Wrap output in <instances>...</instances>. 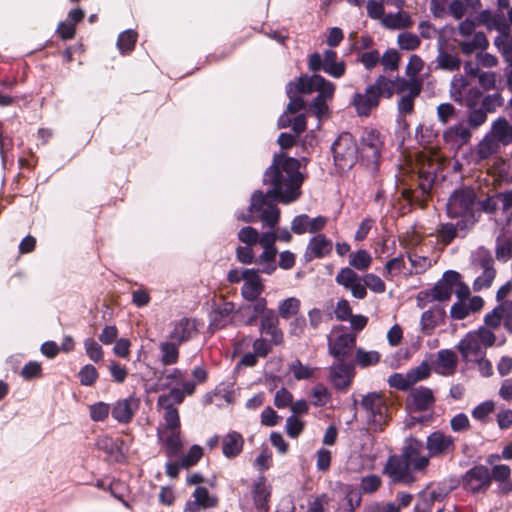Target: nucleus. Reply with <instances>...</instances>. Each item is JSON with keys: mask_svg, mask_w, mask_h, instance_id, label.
I'll use <instances>...</instances> for the list:
<instances>
[{"mask_svg": "<svg viewBox=\"0 0 512 512\" xmlns=\"http://www.w3.org/2000/svg\"><path fill=\"white\" fill-rule=\"evenodd\" d=\"M178 343L175 341H164L159 344L160 361L164 366L176 364L179 360Z\"/></svg>", "mask_w": 512, "mask_h": 512, "instance_id": "72a5a7b5", "label": "nucleus"}, {"mask_svg": "<svg viewBox=\"0 0 512 512\" xmlns=\"http://www.w3.org/2000/svg\"><path fill=\"white\" fill-rule=\"evenodd\" d=\"M498 140L484 137L477 145L476 155L480 160L489 159L492 155L496 154L499 150Z\"/></svg>", "mask_w": 512, "mask_h": 512, "instance_id": "ea45409f", "label": "nucleus"}, {"mask_svg": "<svg viewBox=\"0 0 512 512\" xmlns=\"http://www.w3.org/2000/svg\"><path fill=\"white\" fill-rule=\"evenodd\" d=\"M393 483L412 484L415 481L412 465L402 456V454L390 455L383 468Z\"/></svg>", "mask_w": 512, "mask_h": 512, "instance_id": "1a4fd4ad", "label": "nucleus"}, {"mask_svg": "<svg viewBox=\"0 0 512 512\" xmlns=\"http://www.w3.org/2000/svg\"><path fill=\"white\" fill-rule=\"evenodd\" d=\"M136 41L137 33L132 29H128L119 34L117 47L122 54L128 53L134 49Z\"/></svg>", "mask_w": 512, "mask_h": 512, "instance_id": "49530a36", "label": "nucleus"}, {"mask_svg": "<svg viewBox=\"0 0 512 512\" xmlns=\"http://www.w3.org/2000/svg\"><path fill=\"white\" fill-rule=\"evenodd\" d=\"M331 150L334 164L339 171H348L356 164L359 148L351 133H341L333 142Z\"/></svg>", "mask_w": 512, "mask_h": 512, "instance_id": "39448f33", "label": "nucleus"}, {"mask_svg": "<svg viewBox=\"0 0 512 512\" xmlns=\"http://www.w3.org/2000/svg\"><path fill=\"white\" fill-rule=\"evenodd\" d=\"M459 220L454 224L460 237H465L467 232L471 230L474 225L479 221V214H465L459 215Z\"/></svg>", "mask_w": 512, "mask_h": 512, "instance_id": "8fccbe9b", "label": "nucleus"}, {"mask_svg": "<svg viewBox=\"0 0 512 512\" xmlns=\"http://www.w3.org/2000/svg\"><path fill=\"white\" fill-rule=\"evenodd\" d=\"M317 368H312L307 365H303L299 359L294 360L289 365V371L293 374V377L300 380H308L313 376L314 371Z\"/></svg>", "mask_w": 512, "mask_h": 512, "instance_id": "603ef678", "label": "nucleus"}, {"mask_svg": "<svg viewBox=\"0 0 512 512\" xmlns=\"http://www.w3.org/2000/svg\"><path fill=\"white\" fill-rule=\"evenodd\" d=\"M397 42L400 49L406 51H413L417 49L421 44L420 38L417 35L409 32L400 33L398 35Z\"/></svg>", "mask_w": 512, "mask_h": 512, "instance_id": "4d7b16f0", "label": "nucleus"}, {"mask_svg": "<svg viewBox=\"0 0 512 512\" xmlns=\"http://www.w3.org/2000/svg\"><path fill=\"white\" fill-rule=\"evenodd\" d=\"M192 497L199 502L203 509L214 508L218 504V498L211 495L206 487L198 486L194 490Z\"/></svg>", "mask_w": 512, "mask_h": 512, "instance_id": "37998d69", "label": "nucleus"}, {"mask_svg": "<svg viewBox=\"0 0 512 512\" xmlns=\"http://www.w3.org/2000/svg\"><path fill=\"white\" fill-rule=\"evenodd\" d=\"M504 99L499 92L486 95L481 102V106L487 113H493L498 107H501Z\"/></svg>", "mask_w": 512, "mask_h": 512, "instance_id": "0e129e2a", "label": "nucleus"}, {"mask_svg": "<svg viewBox=\"0 0 512 512\" xmlns=\"http://www.w3.org/2000/svg\"><path fill=\"white\" fill-rule=\"evenodd\" d=\"M301 302L296 297H289L279 303L278 317L288 320L296 316L300 310Z\"/></svg>", "mask_w": 512, "mask_h": 512, "instance_id": "58836bf2", "label": "nucleus"}, {"mask_svg": "<svg viewBox=\"0 0 512 512\" xmlns=\"http://www.w3.org/2000/svg\"><path fill=\"white\" fill-rule=\"evenodd\" d=\"M308 69L313 74H317V72L322 70L329 76L339 79L346 72V64L343 60H338L336 51L326 49L323 54L314 52L309 56Z\"/></svg>", "mask_w": 512, "mask_h": 512, "instance_id": "0eeeda50", "label": "nucleus"}, {"mask_svg": "<svg viewBox=\"0 0 512 512\" xmlns=\"http://www.w3.org/2000/svg\"><path fill=\"white\" fill-rule=\"evenodd\" d=\"M202 455V447L199 445H192L187 454L180 459V466L182 468L194 466L201 459Z\"/></svg>", "mask_w": 512, "mask_h": 512, "instance_id": "680f3d73", "label": "nucleus"}, {"mask_svg": "<svg viewBox=\"0 0 512 512\" xmlns=\"http://www.w3.org/2000/svg\"><path fill=\"white\" fill-rule=\"evenodd\" d=\"M481 17L486 23L488 29H495L499 32V35L495 38L494 43L497 47H500L502 42L511 41L510 37V23L507 22L503 15H489L486 17L485 13H482Z\"/></svg>", "mask_w": 512, "mask_h": 512, "instance_id": "393cba45", "label": "nucleus"}, {"mask_svg": "<svg viewBox=\"0 0 512 512\" xmlns=\"http://www.w3.org/2000/svg\"><path fill=\"white\" fill-rule=\"evenodd\" d=\"M453 290L451 287L438 281L430 290L421 292L419 295V300L421 299V295L428 301H447L451 298Z\"/></svg>", "mask_w": 512, "mask_h": 512, "instance_id": "473e14b6", "label": "nucleus"}, {"mask_svg": "<svg viewBox=\"0 0 512 512\" xmlns=\"http://www.w3.org/2000/svg\"><path fill=\"white\" fill-rule=\"evenodd\" d=\"M222 454L227 459L238 457L244 447V437L237 431H230L221 438Z\"/></svg>", "mask_w": 512, "mask_h": 512, "instance_id": "a878e982", "label": "nucleus"}, {"mask_svg": "<svg viewBox=\"0 0 512 512\" xmlns=\"http://www.w3.org/2000/svg\"><path fill=\"white\" fill-rule=\"evenodd\" d=\"M424 444L421 440L415 437H408L405 439L402 448V456L412 465L413 469L417 472H424L429 465V455H423Z\"/></svg>", "mask_w": 512, "mask_h": 512, "instance_id": "f8f14e48", "label": "nucleus"}, {"mask_svg": "<svg viewBox=\"0 0 512 512\" xmlns=\"http://www.w3.org/2000/svg\"><path fill=\"white\" fill-rule=\"evenodd\" d=\"M410 407L414 412H422L431 408L435 403L433 392L430 388L419 386L409 394Z\"/></svg>", "mask_w": 512, "mask_h": 512, "instance_id": "b1692460", "label": "nucleus"}, {"mask_svg": "<svg viewBox=\"0 0 512 512\" xmlns=\"http://www.w3.org/2000/svg\"><path fill=\"white\" fill-rule=\"evenodd\" d=\"M354 375V365L345 361H336L329 367V380L333 387L341 392L350 388Z\"/></svg>", "mask_w": 512, "mask_h": 512, "instance_id": "ddd939ff", "label": "nucleus"}, {"mask_svg": "<svg viewBox=\"0 0 512 512\" xmlns=\"http://www.w3.org/2000/svg\"><path fill=\"white\" fill-rule=\"evenodd\" d=\"M398 80H390L383 75L377 77L372 84L378 93L379 98L385 96L386 98L392 97Z\"/></svg>", "mask_w": 512, "mask_h": 512, "instance_id": "de8ad7c7", "label": "nucleus"}, {"mask_svg": "<svg viewBox=\"0 0 512 512\" xmlns=\"http://www.w3.org/2000/svg\"><path fill=\"white\" fill-rule=\"evenodd\" d=\"M198 322L194 318L183 317L175 322L169 337L178 344L187 342L198 333Z\"/></svg>", "mask_w": 512, "mask_h": 512, "instance_id": "4be33fe9", "label": "nucleus"}, {"mask_svg": "<svg viewBox=\"0 0 512 512\" xmlns=\"http://www.w3.org/2000/svg\"><path fill=\"white\" fill-rule=\"evenodd\" d=\"M460 485L467 493L477 496L490 489L489 468L485 465H474L461 477Z\"/></svg>", "mask_w": 512, "mask_h": 512, "instance_id": "6e6552de", "label": "nucleus"}, {"mask_svg": "<svg viewBox=\"0 0 512 512\" xmlns=\"http://www.w3.org/2000/svg\"><path fill=\"white\" fill-rule=\"evenodd\" d=\"M335 281L351 292V295L357 299H364L367 296V290L363 277L359 276L352 268H341L336 275Z\"/></svg>", "mask_w": 512, "mask_h": 512, "instance_id": "4468645a", "label": "nucleus"}, {"mask_svg": "<svg viewBox=\"0 0 512 512\" xmlns=\"http://www.w3.org/2000/svg\"><path fill=\"white\" fill-rule=\"evenodd\" d=\"M380 98L373 85H368L364 93H355L352 97V105L359 116L367 117L372 109L379 105Z\"/></svg>", "mask_w": 512, "mask_h": 512, "instance_id": "f3484780", "label": "nucleus"}, {"mask_svg": "<svg viewBox=\"0 0 512 512\" xmlns=\"http://www.w3.org/2000/svg\"><path fill=\"white\" fill-rule=\"evenodd\" d=\"M355 360L361 368H366L376 365L380 361V354L377 351H365L358 348L355 352Z\"/></svg>", "mask_w": 512, "mask_h": 512, "instance_id": "09e8293b", "label": "nucleus"}, {"mask_svg": "<svg viewBox=\"0 0 512 512\" xmlns=\"http://www.w3.org/2000/svg\"><path fill=\"white\" fill-rule=\"evenodd\" d=\"M490 485L497 483L496 493L501 496L512 492L511 468L506 464H496L489 469Z\"/></svg>", "mask_w": 512, "mask_h": 512, "instance_id": "6ab92c4d", "label": "nucleus"}, {"mask_svg": "<svg viewBox=\"0 0 512 512\" xmlns=\"http://www.w3.org/2000/svg\"><path fill=\"white\" fill-rule=\"evenodd\" d=\"M382 484L381 478L376 474L364 476L360 480V491L364 494L376 492Z\"/></svg>", "mask_w": 512, "mask_h": 512, "instance_id": "bf43d9fd", "label": "nucleus"}, {"mask_svg": "<svg viewBox=\"0 0 512 512\" xmlns=\"http://www.w3.org/2000/svg\"><path fill=\"white\" fill-rule=\"evenodd\" d=\"M446 312L440 306H434L424 311L420 318V329L425 335H430L436 326L444 321Z\"/></svg>", "mask_w": 512, "mask_h": 512, "instance_id": "cd10ccee", "label": "nucleus"}, {"mask_svg": "<svg viewBox=\"0 0 512 512\" xmlns=\"http://www.w3.org/2000/svg\"><path fill=\"white\" fill-rule=\"evenodd\" d=\"M299 84V77L296 78L294 81H290L286 86V94L289 98V103L287 105V112L288 113H296L304 108L305 102L304 100L298 96L299 93H303L302 90H300Z\"/></svg>", "mask_w": 512, "mask_h": 512, "instance_id": "c756f323", "label": "nucleus"}, {"mask_svg": "<svg viewBox=\"0 0 512 512\" xmlns=\"http://www.w3.org/2000/svg\"><path fill=\"white\" fill-rule=\"evenodd\" d=\"M431 369L432 368L428 365V363L423 361L420 365L407 372V378L410 380V383L413 386L418 381L429 377Z\"/></svg>", "mask_w": 512, "mask_h": 512, "instance_id": "e2e57ef3", "label": "nucleus"}, {"mask_svg": "<svg viewBox=\"0 0 512 512\" xmlns=\"http://www.w3.org/2000/svg\"><path fill=\"white\" fill-rule=\"evenodd\" d=\"M405 267L406 263L403 255L394 257L386 262L383 276L385 278L397 276L404 271Z\"/></svg>", "mask_w": 512, "mask_h": 512, "instance_id": "864d4df0", "label": "nucleus"}, {"mask_svg": "<svg viewBox=\"0 0 512 512\" xmlns=\"http://www.w3.org/2000/svg\"><path fill=\"white\" fill-rule=\"evenodd\" d=\"M300 167L298 159L275 154L262 177V183L268 189L266 192L260 189L253 191L247 211H237L236 219L246 223L260 222L263 228H276L281 216L277 203L288 205L301 196L305 177Z\"/></svg>", "mask_w": 512, "mask_h": 512, "instance_id": "f257e3e1", "label": "nucleus"}, {"mask_svg": "<svg viewBox=\"0 0 512 512\" xmlns=\"http://www.w3.org/2000/svg\"><path fill=\"white\" fill-rule=\"evenodd\" d=\"M425 448L430 459L452 457L456 450L455 438L441 430H436L427 436Z\"/></svg>", "mask_w": 512, "mask_h": 512, "instance_id": "9d476101", "label": "nucleus"}, {"mask_svg": "<svg viewBox=\"0 0 512 512\" xmlns=\"http://www.w3.org/2000/svg\"><path fill=\"white\" fill-rule=\"evenodd\" d=\"M182 447V440L180 437L179 430H171L170 435L167 437L165 441V450L166 454L169 457H173L177 455Z\"/></svg>", "mask_w": 512, "mask_h": 512, "instance_id": "13d9d810", "label": "nucleus"}, {"mask_svg": "<svg viewBox=\"0 0 512 512\" xmlns=\"http://www.w3.org/2000/svg\"><path fill=\"white\" fill-rule=\"evenodd\" d=\"M234 308V303L230 301H225L217 305L212 312L211 325L216 329L225 327Z\"/></svg>", "mask_w": 512, "mask_h": 512, "instance_id": "7c9ffc66", "label": "nucleus"}, {"mask_svg": "<svg viewBox=\"0 0 512 512\" xmlns=\"http://www.w3.org/2000/svg\"><path fill=\"white\" fill-rule=\"evenodd\" d=\"M269 308H267L266 299H258L257 301H247L246 304L240 306L238 316L245 326H254L263 318Z\"/></svg>", "mask_w": 512, "mask_h": 512, "instance_id": "dca6fc26", "label": "nucleus"}, {"mask_svg": "<svg viewBox=\"0 0 512 512\" xmlns=\"http://www.w3.org/2000/svg\"><path fill=\"white\" fill-rule=\"evenodd\" d=\"M158 407L164 409V420L166 428L169 430H179L180 417L178 409L173 404H157Z\"/></svg>", "mask_w": 512, "mask_h": 512, "instance_id": "a18cd8bd", "label": "nucleus"}, {"mask_svg": "<svg viewBox=\"0 0 512 512\" xmlns=\"http://www.w3.org/2000/svg\"><path fill=\"white\" fill-rule=\"evenodd\" d=\"M438 498L439 494L436 491H432L429 494L422 493L414 506V512H431V508Z\"/></svg>", "mask_w": 512, "mask_h": 512, "instance_id": "052dcab7", "label": "nucleus"}, {"mask_svg": "<svg viewBox=\"0 0 512 512\" xmlns=\"http://www.w3.org/2000/svg\"><path fill=\"white\" fill-rule=\"evenodd\" d=\"M304 429V422L291 415L286 419L285 431L290 438H297Z\"/></svg>", "mask_w": 512, "mask_h": 512, "instance_id": "774afa93", "label": "nucleus"}, {"mask_svg": "<svg viewBox=\"0 0 512 512\" xmlns=\"http://www.w3.org/2000/svg\"><path fill=\"white\" fill-rule=\"evenodd\" d=\"M259 331L271 338L274 345L283 343V332L279 328V317L275 310L270 309L259 321Z\"/></svg>", "mask_w": 512, "mask_h": 512, "instance_id": "5701e85b", "label": "nucleus"}, {"mask_svg": "<svg viewBox=\"0 0 512 512\" xmlns=\"http://www.w3.org/2000/svg\"><path fill=\"white\" fill-rule=\"evenodd\" d=\"M264 291L262 282H244L241 287V295L246 301H257L258 299H265L261 297Z\"/></svg>", "mask_w": 512, "mask_h": 512, "instance_id": "c03bdc74", "label": "nucleus"}, {"mask_svg": "<svg viewBox=\"0 0 512 512\" xmlns=\"http://www.w3.org/2000/svg\"><path fill=\"white\" fill-rule=\"evenodd\" d=\"M195 392V382L185 381L181 387L171 388L167 394H162L157 399V404H181L186 396Z\"/></svg>", "mask_w": 512, "mask_h": 512, "instance_id": "bb28decb", "label": "nucleus"}, {"mask_svg": "<svg viewBox=\"0 0 512 512\" xmlns=\"http://www.w3.org/2000/svg\"><path fill=\"white\" fill-rule=\"evenodd\" d=\"M140 401L134 396L118 400L111 408L112 417L120 424H128L139 408Z\"/></svg>", "mask_w": 512, "mask_h": 512, "instance_id": "aec40b11", "label": "nucleus"}, {"mask_svg": "<svg viewBox=\"0 0 512 512\" xmlns=\"http://www.w3.org/2000/svg\"><path fill=\"white\" fill-rule=\"evenodd\" d=\"M298 85L304 94L317 92L309 106V110L319 119L326 116L329 112L328 102L333 99L335 93L334 83L319 74H312L310 76L304 74L299 76Z\"/></svg>", "mask_w": 512, "mask_h": 512, "instance_id": "f03ea898", "label": "nucleus"}, {"mask_svg": "<svg viewBox=\"0 0 512 512\" xmlns=\"http://www.w3.org/2000/svg\"><path fill=\"white\" fill-rule=\"evenodd\" d=\"M458 364L457 355L450 349H441L436 354V359L432 362V370L441 376H453Z\"/></svg>", "mask_w": 512, "mask_h": 512, "instance_id": "a211bd4d", "label": "nucleus"}, {"mask_svg": "<svg viewBox=\"0 0 512 512\" xmlns=\"http://www.w3.org/2000/svg\"><path fill=\"white\" fill-rule=\"evenodd\" d=\"M505 313L506 308L503 305H498L485 315L484 322L490 328H497L501 324Z\"/></svg>", "mask_w": 512, "mask_h": 512, "instance_id": "338daca9", "label": "nucleus"}, {"mask_svg": "<svg viewBox=\"0 0 512 512\" xmlns=\"http://www.w3.org/2000/svg\"><path fill=\"white\" fill-rule=\"evenodd\" d=\"M111 413V407L108 403L99 401L89 406V416L94 422L105 421Z\"/></svg>", "mask_w": 512, "mask_h": 512, "instance_id": "3c124183", "label": "nucleus"}, {"mask_svg": "<svg viewBox=\"0 0 512 512\" xmlns=\"http://www.w3.org/2000/svg\"><path fill=\"white\" fill-rule=\"evenodd\" d=\"M372 262V257L367 250L359 249L350 254L349 265L359 271H364L369 268Z\"/></svg>", "mask_w": 512, "mask_h": 512, "instance_id": "79ce46f5", "label": "nucleus"}, {"mask_svg": "<svg viewBox=\"0 0 512 512\" xmlns=\"http://www.w3.org/2000/svg\"><path fill=\"white\" fill-rule=\"evenodd\" d=\"M496 276L495 269L483 270L482 274L479 275L473 282V289L480 291L485 288H489Z\"/></svg>", "mask_w": 512, "mask_h": 512, "instance_id": "69168bd1", "label": "nucleus"}, {"mask_svg": "<svg viewBox=\"0 0 512 512\" xmlns=\"http://www.w3.org/2000/svg\"><path fill=\"white\" fill-rule=\"evenodd\" d=\"M495 342L494 332L486 327H480L466 333L456 345V349L459 351L462 361L468 364L485 357L487 348L492 347Z\"/></svg>", "mask_w": 512, "mask_h": 512, "instance_id": "7ed1b4c3", "label": "nucleus"}, {"mask_svg": "<svg viewBox=\"0 0 512 512\" xmlns=\"http://www.w3.org/2000/svg\"><path fill=\"white\" fill-rule=\"evenodd\" d=\"M332 248L333 243L330 239L324 234H317L310 238L304 252V258L306 261L322 259L331 253Z\"/></svg>", "mask_w": 512, "mask_h": 512, "instance_id": "412c9836", "label": "nucleus"}, {"mask_svg": "<svg viewBox=\"0 0 512 512\" xmlns=\"http://www.w3.org/2000/svg\"><path fill=\"white\" fill-rule=\"evenodd\" d=\"M383 142L375 129L365 130L361 136L359 154L363 161L378 169Z\"/></svg>", "mask_w": 512, "mask_h": 512, "instance_id": "9b49d317", "label": "nucleus"}, {"mask_svg": "<svg viewBox=\"0 0 512 512\" xmlns=\"http://www.w3.org/2000/svg\"><path fill=\"white\" fill-rule=\"evenodd\" d=\"M477 205V196L473 188L456 189L448 198L447 216L453 219L458 218L459 215L478 214Z\"/></svg>", "mask_w": 512, "mask_h": 512, "instance_id": "423d86ee", "label": "nucleus"}, {"mask_svg": "<svg viewBox=\"0 0 512 512\" xmlns=\"http://www.w3.org/2000/svg\"><path fill=\"white\" fill-rule=\"evenodd\" d=\"M254 502L257 508L261 509L267 503L270 492L268 491L265 478L260 476L257 481H255L252 489Z\"/></svg>", "mask_w": 512, "mask_h": 512, "instance_id": "a19ab883", "label": "nucleus"}, {"mask_svg": "<svg viewBox=\"0 0 512 512\" xmlns=\"http://www.w3.org/2000/svg\"><path fill=\"white\" fill-rule=\"evenodd\" d=\"M492 131L498 142L503 145L512 143V124L506 118L500 117L492 124Z\"/></svg>", "mask_w": 512, "mask_h": 512, "instance_id": "f704fd0d", "label": "nucleus"}, {"mask_svg": "<svg viewBox=\"0 0 512 512\" xmlns=\"http://www.w3.org/2000/svg\"><path fill=\"white\" fill-rule=\"evenodd\" d=\"M436 63V68L452 72L459 70L461 60L457 55L446 52L439 43Z\"/></svg>", "mask_w": 512, "mask_h": 512, "instance_id": "2f4dec72", "label": "nucleus"}, {"mask_svg": "<svg viewBox=\"0 0 512 512\" xmlns=\"http://www.w3.org/2000/svg\"><path fill=\"white\" fill-rule=\"evenodd\" d=\"M276 255L277 250H263L260 256L255 260L261 273L270 275L276 270Z\"/></svg>", "mask_w": 512, "mask_h": 512, "instance_id": "4c0bfd02", "label": "nucleus"}, {"mask_svg": "<svg viewBox=\"0 0 512 512\" xmlns=\"http://www.w3.org/2000/svg\"><path fill=\"white\" fill-rule=\"evenodd\" d=\"M360 503L361 496L353 491H349L339 503L336 512H354Z\"/></svg>", "mask_w": 512, "mask_h": 512, "instance_id": "6e6d98bb", "label": "nucleus"}, {"mask_svg": "<svg viewBox=\"0 0 512 512\" xmlns=\"http://www.w3.org/2000/svg\"><path fill=\"white\" fill-rule=\"evenodd\" d=\"M495 255L499 261L506 262L512 257V241L497 237L495 244Z\"/></svg>", "mask_w": 512, "mask_h": 512, "instance_id": "5fc2aeb1", "label": "nucleus"}, {"mask_svg": "<svg viewBox=\"0 0 512 512\" xmlns=\"http://www.w3.org/2000/svg\"><path fill=\"white\" fill-rule=\"evenodd\" d=\"M470 129L469 125L458 122L444 130L443 139L451 144L467 143L472 136Z\"/></svg>", "mask_w": 512, "mask_h": 512, "instance_id": "c85d7f7f", "label": "nucleus"}, {"mask_svg": "<svg viewBox=\"0 0 512 512\" xmlns=\"http://www.w3.org/2000/svg\"><path fill=\"white\" fill-rule=\"evenodd\" d=\"M360 405L366 413L369 429L374 433L384 431L389 422V408L383 396L378 392H369L362 397Z\"/></svg>", "mask_w": 512, "mask_h": 512, "instance_id": "20e7f679", "label": "nucleus"}, {"mask_svg": "<svg viewBox=\"0 0 512 512\" xmlns=\"http://www.w3.org/2000/svg\"><path fill=\"white\" fill-rule=\"evenodd\" d=\"M466 106L467 124L471 129H477L486 122L488 113L482 107L474 108L472 100H467Z\"/></svg>", "mask_w": 512, "mask_h": 512, "instance_id": "e433bc0d", "label": "nucleus"}, {"mask_svg": "<svg viewBox=\"0 0 512 512\" xmlns=\"http://www.w3.org/2000/svg\"><path fill=\"white\" fill-rule=\"evenodd\" d=\"M356 344V335L344 332L335 338L328 337V352L336 361H345Z\"/></svg>", "mask_w": 512, "mask_h": 512, "instance_id": "2eb2a0df", "label": "nucleus"}, {"mask_svg": "<svg viewBox=\"0 0 512 512\" xmlns=\"http://www.w3.org/2000/svg\"><path fill=\"white\" fill-rule=\"evenodd\" d=\"M488 45L487 37L485 33L481 31L474 33L472 40L459 43L460 49L465 55H470L477 50H485Z\"/></svg>", "mask_w": 512, "mask_h": 512, "instance_id": "c9c22d12", "label": "nucleus"}]
</instances>
